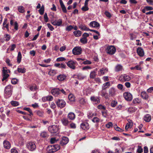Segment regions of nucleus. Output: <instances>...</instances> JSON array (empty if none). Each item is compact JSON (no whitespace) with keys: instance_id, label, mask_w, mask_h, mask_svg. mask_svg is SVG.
I'll list each match as a JSON object with an SVG mask.
<instances>
[{"instance_id":"f257e3e1","label":"nucleus","mask_w":153,"mask_h":153,"mask_svg":"<svg viewBox=\"0 0 153 153\" xmlns=\"http://www.w3.org/2000/svg\"><path fill=\"white\" fill-rule=\"evenodd\" d=\"M26 147L29 151L32 152L35 150L36 148L35 142L31 141L27 143Z\"/></svg>"},{"instance_id":"f03ea898","label":"nucleus","mask_w":153,"mask_h":153,"mask_svg":"<svg viewBox=\"0 0 153 153\" xmlns=\"http://www.w3.org/2000/svg\"><path fill=\"white\" fill-rule=\"evenodd\" d=\"M67 65L70 68L75 70L76 68V66L77 64V63L76 61L72 60H71L66 62Z\"/></svg>"},{"instance_id":"7ed1b4c3","label":"nucleus","mask_w":153,"mask_h":153,"mask_svg":"<svg viewBox=\"0 0 153 153\" xmlns=\"http://www.w3.org/2000/svg\"><path fill=\"white\" fill-rule=\"evenodd\" d=\"M13 87L11 85H7L4 89V94L8 96L9 97L11 96L12 94Z\"/></svg>"},{"instance_id":"20e7f679","label":"nucleus","mask_w":153,"mask_h":153,"mask_svg":"<svg viewBox=\"0 0 153 153\" xmlns=\"http://www.w3.org/2000/svg\"><path fill=\"white\" fill-rule=\"evenodd\" d=\"M116 48L113 46H108L106 49V52L110 55L114 54L116 51Z\"/></svg>"},{"instance_id":"39448f33","label":"nucleus","mask_w":153,"mask_h":153,"mask_svg":"<svg viewBox=\"0 0 153 153\" xmlns=\"http://www.w3.org/2000/svg\"><path fill=\"white\" fill-rule=\"evenodd\" d=\"M48 131L51 133L57 132L59 130V126L57 125H53L48 127Z\"/></svg>"},{"instance_id":"423d86ee","label":"nucleus","mask_w":153,"mask_h":153,"mask_svg":"<svg viewBox=\"0 0 153 153\" xmlns=\"http://www.w3.org/2000/svg\"><path fill=\"white\" fill-rule=\"evenodd\" d=\"M131 79V77L126 74L121 75L119 78V80L121 82L128 81Z\"/></svg>"},{"instance_id":"0eeeda50","label":"nucleus","mask_w":153,"mask_h":153,"mask_svg":"<svg viewBox=\"0 0 153 153\" xmlns=\"http://www.w3.org/2000/svg\"><path fill=\"white\" fill-rule=\"evenodd\" d=\"M82 50L79 47H76L72 50V53L75 55H79L82 53Z\"/></svg>"},{"instance_id":"6e6552de","label":"nucleus","mask_w":153,"mask_h":153,"mask_svg":"<svg viewBox=\"0 0 153 153\" xmlns=\"http://www.w3.org/2000/svg\"><path fill=\"white\" fill-rule=\"evenodd\" d=\"M10 71L9 70L5 69L3 68L2 70V76L3 78L2 79V81L6 80L9 76L8 73H10Z\"/></svg>"},{"instance_id":"1a4fd4ad","label":"nucleus","mask_w":153,"mask_h":153,"mask_svg":"<svg viewBox=\"0 0 153 153\" xmlns=\"http://www.w3.org/2000/svg\"><path fill=\"white\" fill-rule=\"evenodd\" d=\"M56 103L58 107L61 108L64 107L66 105L65 102L63 100L58 99Z\"/></svg>"},{"instance_id":"9d476101","label":"nucleus","mask_w":153,"mask_h":153,"mask_svg":"<svg viewBox=\"0 0 153 153\" xmlns=\"http://www.w3.org/2000/svg\"><path fill=\"white\" fill-rule=\"evenodd\" d=\"M123 95L125 100L128 101H131L132 99V96L130 93L125 92L124 93Z\"/></svg>"},{"instance_id":"9b49d317","label":"nucleus","mask_w":153,"mask_h":153,"mask_svg":"<svg viewBox=\"0 0 153 153\" xmlns=\"http://www.w3.org/2000/svg\"><path fill=\"white\" fill-rule=\"evenodd\" d=\"M98 97L91 96L90 97L91 101L94 104H98L100 102V100Z\"/></svg>"},{"instance_id":"f8f14e48","label":"nucleus","mask_w":153,"mask_h":153,"mask_svg":"<svg viewBox=\"0 0 153 153\" xmlns=\"http://www.w3.org/2000/svg\"><path fill=\"white\" fill-rule=\"evenodd\" d=\"M81 128L84 130H88L89 128V124L87 122H83L80 125Z\"/></svg>"},{"instance_id":"ddd939ff","label":"nucleus","mask_w":153,"mask_h":153,"mask_svg":"<svg viewBox=\"0 0 153 153\" xmlns=\"http://www.w3.org/2000/svg\"><path fill=\"white\" fill-rule=\"evenodd\" d=\"M116 91L114 88H111L108 90L109 97H113L116 94Z\"/></svg>"},{"instance_id":"4468645a","label":"nucleus","mask_w":153,"mask_h":153,"mask_svg":"<svg viewBox=\"0 0 153 153\" xmlns=\"http://www.w3.org/2000/svg\"><path fill=\"white\" fill-rule=\"evenodd\" d=\"M69 141L68 138L66 137H63L60 141V144L62 146L66 144Z\"/></svg>"},{"instance_id":"2eb2a0df","label":"nucleus","mask_w":153,"mask_h":153,"mask_svg":"<svg viewBox=\"0 0 153 153\" xmlns=\"http://www.w3.org/2000/svg\"><path fill=\"white\" fill-rule=\"evenodd\" d=\"M137 52L138 54L141 57H142L144 55L143 49L141 47H138L137 49Z\"/></svg>"},{"instance_id":"dca6fc26","label":"nucleus","mask_w":153,"mask_h":153,"mask_svg":"<svg viewBox=\"0 0 153 153\" xmlns=\"http://www.w3.org/2000/svg\"><path fill=\"white\" fill-rule=\"evenodd\" d=\"M51 93L55 96H57L60 94V89L58 88L53 89L51 90Z\"/></svg>"},{"instance_id":"f3484780","label":"nucleus","mask_w":153,"mask_h":153,"mask_svg":"<svg viewBox=\"0 0 153 153\" xmlns=\"http://www.w3.org/2000/svg\"><path fill=\"white\" fill-rule=\"evenodd\" d=\"M3 145L4 148L9 149L11 147V144L7 140H4L3 142Z\"/></svg>"},{"instance_id":"a211bd4d","label":"nucleus","mask_w":153,"mask_h":153,"mask_svg":"<svg viewBox=\"0 0 153 153\" xmlns=\"http://www.w3.org/2000/svg\"><path fill=\"white\" fill-rule=\"evenodd\" d=\"M61 122L63 125L65 126H67L70 123L67 118L64 117L61 119Z\"/></svg>"},{"instance_id":"6ab92c4d","label":"nucleus","mask_w":153,"mask_h":153,"mask_svg":"<svg viewBox=\"0 0 153 153\" xmlns=\"http://www.w3.org/2000/svg\"><path fill=\"white\" fill-rule=\"evenodd\" d=\"M89 25L93 27L97 28L100 26V24L97 22L94 21L91 22L90 23Z\"/></svg>"},{"instance_id":"aec40b11","label":"nucleus","mask_w":153,"mask_h":153,"mask_svg":"<svg viewBox=\"0 0 153 153\" xmlns=\"http://www.w3.org/2000/svg\"><path fill=\"white\" fill-rule=\"evenodd\" d=\"M10 25L11 26H14V28L16 30H17L18 29V24L17 22H14L13 20L11 19L10 20Z\"/></svg>"},{"instance_id":"412c9836","label":"nucleus","mask_w":153,"mask_h":153,"mask_svg":"<svg viewBox=\"0 0 153 153\" xmlns=\"http://www.w3.org/2000/svg\"><path fill=\"white\" fill-rule=\"evenodd\" d=\"M59 2L63 12L64 13H66L67 12L66 9L63 2L62 0H59Z\"/></svg>"},{"instance_id":"4be33fe9","label":"nucleus","mask_w":153,"mask_h":153,"mask_svg":"<svg viewBox=\"0 0 153 153\" xmlns=\"http://www.w3.org/2000/svg\"><path fill=\"white\" fill-rule=\"evenodd\" d=\"M141 96L143 99L145 100H147L149 97L148 94L144 91H143L141 93Z\"/></svg>"},{"instance_id":"5701e85b","label":"nucleus","mask_w":153,"mask_h":153,"mask_svg":"<svg viewBox=\"0 0 153 153\" xmlns=\"http://www.w3.org/2000/svg\"><path fill=\"white\" fill-rule=\"evenodd\" d=\"M83 92L84 95H87L91 93V88H84Z\"/></svg>"},{"instance_id":"b1692460","label":"nucleus","mask_w":153,"mask_h":153,"mask_svg":"<svg viewBox=\"0 0 153 153\" xmlns=\"http://www.w3.org/2000/svg\"><path fill=\"white\" fill-rule=\"evenodd\" d=\"M52 145L49 146L47 148V152L46 153H53L55 152L54 148Z\"/></svg>"},{"instance_id":"393cba45","label":"nucleus","mask_w":153,"mask_h":153,"mask_svg":"<svg viewBox=\"0 0 153 153\" xmlns=\"http://www.w3.org/2000/svg\"><path fill=\"white\" fill-rule=\"evenodd\" d=\"M111 86V83L109 82L104 83L102 86V88L103 90H105Z\"/></svg>"},{"instance_id":"a878e982","label":"nucleus","mask_w":153,"mask_h":153,"mask_svg":"<svg viewBox=\"0 0 153 153\" xmlns=\"http://www.w3.org/2000/svg\"><path fill=\"white\" fill-rule=\"evenodd\" d=\"M128 123H126L125 126V129L126 130H127L130 126H132V122L131 120L128 119Z\"/></svg>"},{"instance_id":"bb28decb","label":"nucleus","mask_w":153,"mask_h":153,"mask_svg":"<svg viewBox=\"0 0 153 153\" xmlns=\"http://www.w3.org/2000/svg\"><path fill=\"white\" fill-rule=\"evenodd\" d=\"M101 95L105 97V99H108L109 98V96L105 91L102 90L101 91Z\"/></svg>"},{"instance_id":"cd10ccee","label":"nucleus","mask_w":153,"mask_h":153,"mask_svg":"<svg viewBox=\"0 0 153 153\" xmlns=\"http://www.w3.org/2000/svg\"><path fill=\"white\" fill-rule=\"evenodd\" d=\"M151 117L150 115L147 114L144 117V120L146 122H149L151 120Z\"/></svg>"},{"instance_id":"c85d7f7f","label":"nucleus","mask_w":153,"mask_h":153,"mask_svg":"<svg viewBox=\"0 0 153 153\" xmlns=\"http://www.w3.org/2000/svg\"><path fill=\"white\" fill-rule=\"evenodd\" d=\"M68 117L71 120H73L75 118V115L73 113L70 112L68 114Z\"/></svg>"},{"instance_id":"c756f323","label":"nucleus","mask_w":153,"mask_h":153,"mask_svg":"<svg viewBox=\"0 0 153 153\" xmlns=\"http://www.w3.org/2000/svg\"><path fill=\"white\" fill-rule=\"evenodd\" d=\"M66 77L65 75H60L57 76V78L59 80L62 81L65 79Z\"/></svg>"},{"instance_id":"7c9ffc66","label":"nucleus","mask_w":153,"mask_h":153,"mask_svg":"<svg viewBox=\"0 0 153 153\" xmlns=\"http://www.w3.org/2000/svg\"><path fill=\"white\" fill-rule=\"evenodd\" d=\"M79 27L82 30H84L88 31H89L90 29L88 28L85 25H80L79 26Z\"/></svg>"},{"instance_id":"2f4dec72","label":"nucleus","mask_w":153,"mask_h":153,"mask_svg":"<svg viewBox=\"0 0 153 153\" xmlns=\"http://www.w3.org/2000/svg\"><path fill=\"white\" fill-rule=\"evenodd\" d=\"M96 76V72L95 71H93L91 72L90 74V78L91 79L94 78Z\"/></svg>"},{"instance_id":"473e14b6","label":"nucleus","mask_w":153,"mask_h":153,"mask_svg":"<svg viewBox=\"0 0 153 153\" xmlns=\"http://www.w3.org/2000/svg\"><path fill=\"white\" fill-rule=\"evenodd\" d=\"M128 111L131 113L134 112L136 111V109L134 107H130L127 109Z\"/></svg>"},{"instance_id":"72a5a7b5","label":"nucleus","mask_w":153,"mask_h":153,"mask_svg":"<svg viewBox=\"0 0 153 153\" xmlns=\"http://www.w3.org/2000/svg\"><path fill=\"white\" fill-rule=\"evenodd\" d=\"M77 77L79 79L82 80L85 78L86 77V76L81 74H79L77 75Z\"/></svg>"},{"instance_id":"f704fd0d","label":"nucleus","mask_w":153,"mask_h":153,"mask_svg":"<svg viewBox=\"0 0 153 153\" xmlns=\"http://www.w3.org/2000/svg\"><path fill=\"white\" fill-rule=\"evenodd\" d=\"M123 68V66L121 65H118L115 67V70L116 71H122Z\"/></svg>"},{"instance_id":"c9c22d12","label":"nucleus","mask_w":153,"mask_h":153,"mask_svg":"<svg viewBox=\"0 0 153 153\" xmlns=\"http://www.w3.org/2000/svg\"><path fill=\"white\" fill-rule=\"evenodd\" d=\"M74 34L76 37L80 36L81 34V31L80 30L74 31L73 32Z\"/></svg>"},{"instance_id":"e433bc0d","label":"nucleus","mask_w":153,"mask_h":153,"mask_svg":"<svg viewBox=\"0 0 153 153\" xmlns=\"http://www.w3.org/2000/svg\"><path fill=\"white\" fill-rule=\"evenodd\" d=\"M130 69L131 70H141V68L140 65H137L134 67H131Z\"/></svg>"},{"instance_id":"4c0bfd02","label":"nucleus","mask_w":153,"mask_h":153,"mask_svg":"<svg viewBox=\"0 0 153 153\" xmlns=\"http://www.w3.org/2000/svg\"><path fill=\"white\" fill-rule=\"evenodd\" d=\"M36 114L40 117H42L44 115V112L43 111L38 110L36 111Z\"/></svg>"},{"instance_id":"58836bf2","label":"nucleus","mask_w":153,"mask_h":153,"mask_svg":"<svg viewBox=\"0 0 153 153\" xmlns=\"http://www.w3.org/2000/svg\"><path fill=\"white\" fill-rule=\"evenodd\" d=\"M22 59V55L20 52H19L18 55L17 57V62L18 63H19L21 61Z\"/></svg>"},{"instance_id":"ea45409f","label":"nucleus","mask_w":153,"mask_h":153,"mask_svg":"<svg viewBox=\"0 0 153 153\" xmlns=\"http://www.w3.org/2000/svg\"><path fill=\"white\" fill-rule=\"evenodd\" d=\"M16 47L15 44H13L9 46V48L7 49V51L9 49L10 51H13Z\"/></svg>"},{"instance_id":"a19ab883","label":"nucleus","mask_w":153,"mask_h":153,"mask_svg":"<svg viewBox=\"0 0 153 153\" xmlns=\"http://www.w3.org/2000/svg\"><path fill=\"white\" fill-rule=\"evenodd\" d=\"M53 148L54 149V150L55 152L57 151L60 149V147L59 145L55 144L53 145Z\"/></svg>"},{"instance_id":"79ce46f5","label":"nucleus","mask_w":153,"mask_h":153,"mask_svg":"<svg viewBox=\"0 0 153 153\" xmlns=\"http://www.w3.org/2000/svg\"><path fill=\"white\" fill-rule=\"evenodd\" d=\"M68 98L69 100L72 102H74L75 101V98L74 95L72 94H70L68 95Z\"/></svg>"},{"instance_id":"37998d69","label":"nucleus","mask_w":153,"mask_h":153,"mask_svg":"<svg viewBox=\"0 0 153 153\" xmlns=\"http://www.w3.org/2000/svg\"><path fill=\"white\" fill-rule=\"evenodd\" d=\"M114 128L117 131L120 132H122L124 131V130L123 129L120 128V127H118L117 125H115L114 126Z\"/></svg>"},{"instance_id":"c03bdc74","label":"nucleus","mask_w":153,"mask_h":153,"mask_svg":"<svg viewBox=\"0 0 153 153\" xmlns=\"http://www.w3.org/2000/svg\"><path fill=\"white\" fill-rule=\"evenodd\" d=\"M108 71V69L106 68H102L100 70V73L101 75H103L106 72Z\"/></svg>"},{"instance_id":"a18cd8bd","label":"nucleus","mask_w":153,"mask_h":153,"mask_svg":"<svg viewBox=\"0 0 153 153\" xmlns=\"http://www.w3.org/2000/svg\"><path fill=\"white\" fill-rule=\"evenodd\" d=\"M18 10L21 13H23L25 11L24 8L23 7L19 6L18 7Z\"/></svg>"},{"instance_id":"49530a36","label":"nucleus","mask_w":153,"mask_h":153,"mask_svg":"<svg viewBox=\"0 0 153 153\" xmlns=\"http://www.w3.org/2000/svg\"><path fill=\"white\" fill-rule=\"evenodd\" d=\"M44 5H42L41 8L39 10V12L40 15H42L44 13Z\"/></svg>"},{"instance_id":"de8ad7c7","label":"nucleus","mask_w":153,"mask_h":153,"mask_svg":"<svg viewBox=\"0 0 153 153\" xmlns=\"http://www.w3.org/2000/svg\"><path fill=\"white\" fill-rule=\"evenodd\" d=\"M11 104L14 106H16L19 105V102L16 101H12L11 102Z\"/></svg>"},{"instance_id":"09e8293b","label":"nucleus","mask_w":153,"mask_h":153,"mask_svg":"<svg viewBox=\"0 0 153 153\" xmlns=\"http://www.w3.org/2000/svg\"><path fill=\"white\" fill-rule=\"evenodd\" d=\"M17 71L19 73H24L26 72V69L24 68L22 69L21 68H17Z\"/></svg>"},{"instance_id":"8fccbe9b","label":"nucleus","mask_w":153,"mask_h":153,"mask_svg":"<svg viewBox=\"0 0 153 153\" xmlns=\"http://www.w3.org/2000/svg\"><path fill=\"white\" fill-rule=\"evenodd\" d=\"M80 41L83 44H86L87 42V40L86 38H85V37H83L81 39H80Z\"/></svg>"},{"instance_id":"3c124183","label":"nucleus","mask_w":153,"mask_h":153,"mask_svg":"<svg viewBox=\"0 0 153 153\" xmlns=\"http://www.w3.org/2000/svg\"><path fill=\"white\" fill-rule=\"evenodd\" d=\"M56 73V71L55 70H51L48 73L51 76H53Z\"/></svg>"},{"instance_id":"603ef678","label":"nucleus","mask_w":153,"mask_h":153,"mask_svg":"<svg viewBox=\"0 0 153 153\" xmlns=\"http://www.w3.org/2000/svg\"><path fill=\"white\" fill-rule=\"evenodd\" d=\"M62 22V21L61 19H59L57 21L56 20L57 26H61Z\"/></svg>"},{"instance_id":"864d4df0","label":"nucleus","mask_w":153,"mask_h":153,"mask_svg":"<svg viewBox=\"0 0 153 153\" xmlns=\"http://www.w3.org/2000/svg\"><path fill=\"white\" fill-rule=\"evenodd\" d=\"M79 102L81 104H84L86 103V101L83 98H81L79 100Z\"/></svg>"},{"instance_id":"5fc2aeb1","label":"nucleus","mask_w":153,"mask_h":153,"mask_svg":"<svg viewBox=\"0 0 153 153\" xmlns=\"http://www.w3.org/2000/svg\"><path fill=\"white\" fill-rule=\"evenodd\" d=\"M4 38L6 41H7L10 40V36L9 35L6 34L4 35Z\"/></svg>"},{"instance_id":"6e6d98bb","label":"nucleus","mask_w":153,"mask_h":153,"mask_svg":"<svg viewBox=\"0 0 153 153\" xmlns=\"http://www.w3.org/2000/svg\"><path fill=\"white\" fill-rule=\"evenodd\" d=\"M29 88L31 91H36L37 89V87L35 85L34 86H30Z\"/></svg>"},{"instance_id":"4d7b16f0","label":"nucleus","mask_w":153,"mask_h":153,"mask_svg":"<svg viewBox=\"0 0 153 153\" xmlns=\"http://www.w3.org/2000/svg\"><path fill=\"white\" fill-rule=\"evenodd\" d=\"M140 100L138 98H135L133 100V103H139L140 102Z\"/></svg>"},{"instance_id":"13d9d810","label":"nucleus","mask_w":153,"mask_h":153,"mask_svg":"<svg viewBox=\"0 0 153 153\" xmlns=\"http://www.w3.org/2000/svg\"><path fill=\"white\" fill-rule=\"evenodd\" d=\"M65 89L66 90V91H65L63 89H60V92H61L64 94L66 95L68 93L69 91L67 89Z\"/></svg>"},{"instance_id":"bf43d9fd","label":"nucleus","mask_w":153,"mask_h":153,"mask_svg":"<svg viewBox=\"0 0 153 153\" xmlns=\"http://www.w3.org/2000/svg\"><path fill=\"white\" fill-rule=\"evenodd\" d=\"M73 29V27L71 25L68 26L66 28V30L68 31H70Z\"/></svg>"},{"instance_id":"052dcab7","label":"nucleus","mask_w":153,"mask_h":153,"mask_svg":"<svg viewBox=\"0 0 153 153\" xmlns=\"http://www.w3.org/2000/svg\"><path fill=\"white\" fill-rule=\"evenodd\" d=\"M92 69V68L89 66H86L83 67L82 68V70H87L88 69Z\"/></svg>"},{"instance_id":"680f3d73","label":"nucleus","mask_w":153,"mask_h":153,"mask_svg":"<svg viewBox=\"0 0 153 153\" xmlns=\"http://www.w3.org/2000/svg\"><path fill=\"white\" fill-rule=\"evenodd\" d=\"M66 59L63 57H60L58 58L56 60V61L57 62L62 61H65Z\"/></svg>"},{"instance_id":"e2e57ef3","label":"nucleus","mask_w":153,"mask_h":153,"mask_svg":"<svg viewBox=\"0 0 153 153\" xmlns=\"http://www.w3.org/2000/svg\"><path fill=\"white\" fill-rule=\"evenodd\" d=\"M40 135L42 137L45 138L47 137L48 134L46 132H43L41 133Z\"/></svg>"},{"instance_id":"0e129e2a","label":"nucleus","mask_w":153,"mask_h":153,"mask_svg":"<svg viewBox=\"0 0 153 153\" xmlns=\"http://www.w3.org/2000/svg\"><path fill=\"white\" fill-rule=\"evenodd\" d=\"M99 120V119L97 117H94L92 120V121L94 123H98Z\"/></svg>"},{"instance_id":"69168bd1","label":"nucleus","mask_w":153,"mask_h":153,"mask_svg":"<svg viewBox=\"0 0 153 153\" xmlns=\"http://www.w3.org/2000/svg\"><path fill=\"white\" fill-rule=\"evenodd\" d=\"M57 141V140L56 139V138L53 137L51 139L50 142L51 143H54L56 142Z\"/></svg>"},{"instance_id":"338daca9","label":"nucleus","mask_w":153,"mask_h":153,"mask_svg":"<svg viewBox=\"0 0 153 153\" xmlns=\"http://www.w3.org/2000/svg\"><path fill=\"white\" fill-rule=\"evenodd\" d=\"M113 126V124L111 122H109L106 125V127L108 128H110Z\"/></svg>"},{"instance_id":"774afa93","label":"nucleus","mask_w":153,"mask_h":153,"mask_svg":"<svg viewBox=\"0 0 153 153\" xmlns=\"http://www.w3.org/2000/svg\"><path fill=\"white\" fill-rule=\"evenodd\" d=\"M83 63L84 65H90L92 63V62L89 60H86L84 61Z\"/></svg>"}]
</instances>
